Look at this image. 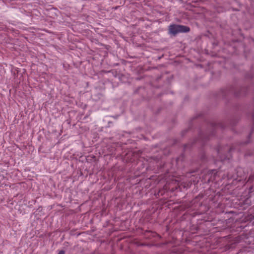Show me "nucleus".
<instances>
[{
    "mask_svg": "<svg viewBox=\"0 0 254 254\" xmlns=\"http://www.w3.org/2000/svg\"><path fill=\"white\" fill-rule=\"evenodd\" d=\"M168 30L169 34L175 36L179 33H187L190 32V28L185 25L173 24L169 26Z\"/></svg>",
    "mask_w": 254,
    "mask_h": 254,
    "instance_id": "nucleus-1",
    "label": "nucleus"
},
{
    "mask_svg": "<svg viewBox=\"0 0 254 254\" xmlns=\"http://www.w3.org/2000/svg\"><path fill=\"white\" fill-rule=\"evenodd\" d=\"M65 252L64 250L60 251L58 254H64Z\"/></svg>",
    "mask_w": 254,
    "mask_h": 254,
    "instance_id": "nucleus-2",
    "label": "nucleus"
}]
</instances>
